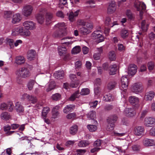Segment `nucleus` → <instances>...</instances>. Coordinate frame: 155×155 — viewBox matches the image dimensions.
Instances as JSON below:
<instances>
[{
    "instance_id": "9d476101",
    "label": "nucleus",
    "mask_w": 155,
    "mask_h": 155,
    "mask_svg": "<svg viewBox=\"0 0 155 155\" xmlns=\"http://www.w3.org/2000/svg\"><path fill=\"white\" fill-rule=\"evenodd\" d=\"M132 91L135 93H140L143 89L142 84L140 83L134 84L132 87Z\"/></svg>"
},
{
    "instance_id": "f257e3e1",
    "label": "nucleus",
    "mask_w": 155,
    "mask_h": 155,
    "mask_svg": "<svg viewBox=\"0 0 155 155\" xmlns=\"http://www.w3.org/2000/svg\"><path fill=\"white\" fill-rule=\"evenodd\" d=\"M17 75L16 78L17 83L20 84L21 81V78H26L29 77L31 75L29 70L25 67H22L19 68L16 72Z\"/></svg>"
},
{
    "instance_id": "4468645a",
    "label": "nucleus",
    "mask_w": 155,
    "mask_h": 155,
    "mask_svg": "<svg viewBox=\"0 0 155 155\" xmlns=\"http://www.w3.org/2000/svg\"><path fill=\"white\" fill-rule=\"evenodd\" d=\"M128 79L126 76H123L121 78V82L122 87L123 89V91L125 92L126 90L128 84Z\"/></svg>"
},
{
    "instance_id": "052dcab7",
    "label": "nucleus",
    "mask_w": 155,
    "mask_h": 155,
    "mask_svg": "<svg viewBox=\"0 0 155 155\" xmlns=\"http://www.w3.org/2000/svg\"><path fill=\"white\" fill-rule=\"evenodd\" d=\"M98 101H97L90 103L89 105L91 108H95L96 107Z\"/></svg>"
},
{
    "instance_id": "cd10ccee",
    "label": "nucleus",
    "mask_w": 155,
    "mask_h": 155,
    "mask_svg": "<svg viewBox=\"0 0 155 155\" xmlns=\"http://www.w3.org/2000/svg\"><path fill=\"white\" fill-rule=\"evenodd\" d=\"M25 61V59L22 56L17 57L15 59V63L18 64H21Z\"/></svg>"
},
{
    "instance_id": "2eb2a0df",
    "label": "nucleus",
    "mask_w": 155,
    "mask_h": 155,
    "mask_svg": "<svg viewBox=\"0 0 155 155\" xmlns=\"http://www.w3.org/2000/svg\"><path fill=\"white\" fill-rule=\"evenodd\" d=\"M79 10H77L74 13L71 12L67 13L69 20L71 22H73L75 20V18L78 15Z\"/></svg>"
},
{
    "instance_id": "473e14b6",
    "label": "nucleus",
    "mask_w": 155,
    "mask_h": 155,
    "mask_svg": "<svg viewBox=\"0 0 155 155\" xmlns=\"http://www.w3.org/2000/svg\"><path fill=\"white\" fill-rule=\"evenodd\" d=\"M114 99V97L110 94L106 95L103 97V100L106 101H112Z\"/></svg>"
},
{
    "instance_id": "37998d69",
    "label": "nucleus",
    "mask_w": 155,
    "mask_h": 155,
    "mask_svg": "<svg viewBox=\"0 0 155 155\" xmlns=\"http://www.w3.org/2000/svg\"><path fill=\"white\" fill-rule=\"evenodd\" d=\"M10 117L9 115L6 112H3L1 115V119L5 120H8Z\"/></svg>"
},
{
    "instance_id": "58836bf2",
    "label": "nucleus",
    "mask_w": 155,
    "mask_h": 155,
    "mask_svg": "<svg viewBox=\"0 0 155 155\" xmlns=\"http://www.w3.org/2000/svg\"><path fill=\"white\" fill-rule=\"evenodd\" d=\"M116 84V82L114 81H111L109 82L107 85V89L110 90L114 89Z\"/></svg>"
},
{
    "instance_id": "4d7b16f0",
    "label": "nucleus",
    "mask_w": 155,
    "mask_h": 155,
    "mask_svg": "<svg viewBox=\"0 0 155 155\" xmlns=\"http://www.w3.org/2000/svg\"><path fill=\"white\" fill-rule=\"evenodd\" d=\"M118 49L120 51H123L125 50V47L122 44L117 45Z\"/></svg>"
},
{
    "instance_id": "dca6fc26",
    "label": "nucleus",
    "mask_w": 155,
    "mask_h": 155,
    "mask_svg": "<svg viewBox=\"0 0 155 155\" xmlns=\"http://www.w3.org/2000/svg\"><path fill=\"white\" fill-rule=\"evenodd\" d=\"M137 69V66L134 64H130L128 68V74L132 75L136 73Z\"/></svg>"
},
{
    "instance_id": "9b49d317",
    "label": "nucleus",
    "mask_w": 155,
    "mask_h": 155,
    "mask_svg": "<svg viewBox=\"0 0 155 155\" xmlns=\"http://www.w3.org/2000/svg\"><path fill=\"white\" fill-rule=\"evenodd\" d=\"M144 129L143 127L138 126L136 127L134 130V134L138 136L143 135L144 133Z\"/></svg>"
},
{
    "instance_id": "4be33fe9",
    "label": "nucleus",
    "mask_w": 155,
    "mask_h": 155,
    "mask_svg": "<svg viewBox=\"0 0 155 155\" xmlns=\"http://www.w3.org/2000/svg\"><path fill=\"white\" fill-rule=\"evenodd\" d=\"M109 68V73L110 74L113 75L116 74V72L118 69V66L117 65L114 64L110 65Z\"/></svg>"
},
{
    "instance_id": "6e6d98bb",
    "label": "nucleus",
    "mask_w": 155,
    "mask_h": 155,
    "mask_svg": "<svg viewBox=\"0 0 155 155\" xmlns=\"http://www.w3.org/2000/svg\"><path fill=\"white\" fill-rule=\"evenodd\" d=\"M53 100L54 101H58L61 98V95L58 93H56L53 94L51 97Z\"/></svg>"
},
{
    "instance_id": "5701e85b",
    "label": "nucleus",
    "mask_w": 155,
    "mask_h": 155,
    "mask_svg": "<svg viewBox=\"0 0 155 155\" xmlns=\"http://www.w3.org/2000/svg\"><path fill=\"white\" fill-rule=\"evenodd\" d=\"M54 76L57 79H61L64 76V71L63 70L56 71L54 73Z\"/></svg>"
},
{
    "instance_id": "680f3d73",
    "label": "nucleus",
    "mask_w": 155,
    "mask_h": 155,
    "mask_svg": "<svg viewBox=\"0 0 155 155\" xmlns=\"http://www.w3.org/2000/svg\"><path fill=\"white\" fill-rule=\"evenodd\" d=\"M117 117L115 115H112L110 117L109 121L114 123L117 120Z\"/></svg>"
},
{
    "instance_id": "09e8293b",
    "label": "nucleus",
    "mask_w": 155,
    "mask_h": 155,
    "mask_svg": "<svg viewBox=\"0 0 155 155\" xmlns=\"http://www.w3.org/2000/svg\"><path fill=\"white\" fill-rule=\"evenodd\" d=\"M109 58L111 61H114L115 59L116 55L114 51H111L109 53Z\"/></svg>"
},
{
    "instance_id": "603ef678",
    "label": "nucleus",
    "mask_w": 155,
    "mask_h": 155,
    "mask_svg": "<svg viewBox=\"0 0 155 155\" xmlns=\"http://www.w3.org/2000/svg\"><path fill=\"white\" fill-rule=\"evenodd\" d=\"M90 93V90L87 88H83L80 92L81 95H84L88 94Z\"/></svg>"
},
{
    "instance_id": "69168bd1",
    "label": "nucleus",
    "mask_w": 155,
    "mask_h": 155,
    "mask_svg": "<svg viewBox=\"0 0 155 155\" xmlns=\"http://www.w3.org/2000/svg\"><path fill=\"white\" fill-rule=\"evenodd\" d=\"M86 152L85 150L79 149L77 150V152L73 155H82V153H84Z\"/></svg>"
},
{
    "instance_id": "c03bdc74",
    "label": "nucleus",
    "mask_w": 155,
    "mask_h": 155,
    "mask_svg": "<svg viewBox=\"0 0 155 155\" xmlns=\"http://www.w3.org/2000/svg\"><path fill=\"white\" fill-rule=\"evenodd\" d=\"M79 91H76L69 98V100L71 101H74L76 98H78L79 97Z\"/></svg>"
},
{
    "instance_id": "c756f323",
    "label": "nucleus",
    "mask_w": 155,
    "mask_h": 155,
    "mask_svg": "<svg viewBox=\"0 0 155 155\" xmlns=\"http://www.w3.org/2000/svg\"><path fill=\"white\" fill-rule=\"evenodd\" d=\"M37 19L38 23L42 24L45 21V17L44 14L42 13H39L37 16Z\"/></svg>"
},
{
    "instance_id": "13d9d810",
    "label": "nucleus",
    "mask_w": 155,
    "mask_h": 155,
    "mask_svg": "<svg viewBox=\"0 0 155 155\" xmlns=\"http://www.w3.org/2000/svg\"><path fill=\"white\" fill-rule=\"evenodd\" d=\"M101 89L99 87H95L94 88V92L95 94L99 96L100 94Z\"/></svg>"
},
{
    "instance_id": "20e7f679",
    "label": "nucleus",
    "mask_w": 155,
    "mask_h": 155,
    "mask_svg": "<svg viewBox=\"0 0 155 155\" xmlns=\"http://www.w3.org/2000/svg\"><path fill=\"white\" fill-rule=\"evenodd\" d=\"M65 24L64 22L59 23L55 25L54 27V29L56 30H59L61 31L60 32H59L58 34H54V36L55 37H61V33L62 34V31L65 29Z\"/></svg>"
},
{
    "instance_id": "b1692460",
    "label": "nucleus",
    "mask_w": 155,
    "mask_h": 155,
    "mask_svg": "<svg viewBox=\"0 0 155 155\" xmlns=\"http://www.w3.org/2000/svg\"><path fill=\"white\" fill-rule=\"evenodd\" d=\"M105 24L107 26H108L109 27H112L114 25H116V21H114L113 23H112L111 20L109 17H107L106 18L105 21Z\"/></svg>"
},
{
    "instance_id": "49530a36",
    "label": "nucleus",
    "mask_w": 155,
    "mask_h": 155,
    "mask_svg": "<svg viewBox=\"0 0 155 155\" xmlns=\"http://www.w3.org/2000/svg\"><path fill=\"white\" fill-rule=\"evenodd\" d=\"M89 144L88 141H81L78 143V146L80 147H86Z\"/></svg>"
},
{
    "instance_id": "8fccbe9b",
    "label": "nucleus",
    "mask_w": 155,
    "mask_h": 155,
    "mask_svg": "<svg viewBox=\"0 0 155 155\" xmlns=\"http://www.w3.org/2000/svg\"><path fill=\"white\" fill-rule=\"evenodd\" d=\"M87 128L91 132L95 131L97 129V127L96 125H88Z\"/></svg>"
},
{
    "instance_id": "39448f33",
    "label": "nucleus",
    "mask_w": 155,
    "mask_h": 155,
    "mask_svg": "<svg viewBox=\"0 0 155 155\" xmlns=\"http://www.w3.org/2000/svg\"><path fill=\"white\" fill-rule=\"evenodd\" d=\"M102 33L100 31H95L92 33V37L93 39L97 40L98 42H101L104 40V38Z\"/></svg>"
},
{
    "instance_id": "ea45409f",
    "label": "nucleus",
    "mask_w": 155,
    "mask_h": 155,
    "mask_svg": "<svg viewBox=\"0 0 155 155\" xmlns=\"http://www.w3.org/2000/svg\"><path fill=\"white\" fill-rule=\"evenodd\" d=\"M28 29L24 30V28L22 27V30L21 33V35L23 36L28 37L31 35L30 31Z\"/></svg>"
},
{
    "instance_id": "2f4dec72",
    "label": "nucleus",
    "mask_w": 155,
    "mask_h": 155,
    "mask_svg": "<svg viewBox=\"0 0 155 155\" xmlns=\"http://www.w3.org/2000/svg\"><path fill=\"white\" fill-rule=\"evenodd\" d=\"M15 108L16 111L18 112H22L24 111V108L20 102L16 103Z\"/></svg>"
},
{
    "instance_id": "7c9ffc66",
    "label": "nucleus",
    "mask_w": 155,
    "mask_h": 155,
    "mask_svg": "<svg viewBox=\"0 0 155 155\" xmlns=\"http://www.w3.org/2000/svg\"><path fill=\"white\" fill-rule=\"evenodd\" d=\"M129 101L130 103L132 104H137L139 101V98L134 96H130L129 98Z\"/></svg>"
},
{
    "instance_id": "3c124183",
    "label": "nucleus",
    "mask_w": 155,
    "mask_h": 155,
    "mask_svg": "<svg viewBox=\"0 0 155 155\" xmlns=\"http://www.w3.org/2000/svg\"><path fill=\"white\" fill-rule=\"evenodd\" d=\"M114 123L109 121L107 128V130L109 131H111L114 129Z\"/></svg>"
},
{
    "instance_id": "6e6552de",
    "label": "nucleus",
    "mask_w": 155,
    "mask_h": 155,
    "mask_svg": "<svg viewBox=\"0 0 155 155\" xmlns=\"http://www.w3.org/2000/svg\"><path fill=\"white\" fill-rule=\"evenodd\" d=\"M69 77L71 80V82L70 84V86L72 88L77 87L79 84V81L77 79L76 75L74 74H70Z\"/></svg>"
},
{
    "instance_id": "bf43d9fd",
    "label": "nucleus",
    "mask_w": 155,
    "mask_h": 155,
    "mask_svg": "<svg viewBox=\"0 0 155 155\" xmlns=\"http://www.w3.org/2000/svg\"><path fill=\"white\" fill-rule=\"evenodd\" d=\"M14 105L12 102H9L7 104V109L9 111H12L13 109Z\"/></svg>"
},
{
    "instance_id": "a878e982",
    "label": "nucleus",
    "mask_w": 155,
    "mask_h": 155,
    "mask_svg": "<svg viewBox=\"0 0 155 155\" xmlns=\"http://www.w3.org/2000/svg\"><path fill=\"white\" fill-rule=\"evenodd\" d=\"M36 54V52L34 50H31L29 51L27 55L28 59L30 60H33Z\"/></svg>"
},
{
    "instance_id": "f704fd0d",
    "label": "nucleus",
    "mask_w": 155,
    "mask_h": 155,
    "mask_svg": "<svg viewBox=\"0 0 155 155\" xmlns=\"http://www.w3.org/2000/svg\"><path fill=\"white\" fill-rule=\"evenodd\" d=\"M126 14L128 20L129 21L133 20L134 18V15L129 10H127Z\"/></svg>"
},
{
    "instance_id": "4c0bfd02",
    "label": "nucleus",
    "mask_w": 155,
    "mask_h": 155,
    "mask_svg": "<svg viewBox=\"0 0 155 155\" xmlns=\"http://www.w3.org/2000/svg\"><path fill=\"white\" fill-rule=\"evenodd\" d=\"M66 50V49L64 47L59 46L58 47V54L61 56L63 55L65 53Z\"/></svg>"
},
{
    "instance_id": "774afa93",
    "label": "nucleus",
    "mask_w": 155,
    "mask_h": 155,
    "mask_svg": "<svg viewBox=\"0 0 155 155\" xmlns=\"http://www.w3.org/2000/svg\"><path fill=\"white\" fill-rule=\"evenodd\" d=\"M149 134L152 136H155V127H152L150 130Z\"/></svg>"
},
{
    "instance_id": "ddd939ff",
    "label": "nucleus",
    "mask_w": 155,
    "mask_h": 155,
    "mask_svg": "<svg viewBox=\"0 0 155 155\" xmlns=\"http://www.w3.org/2000/svg\"><path fill=\"white\" fill-rule=\"evenodd\" d=\"M124 113L128 117H132L136 114V112L133 108H127L124 110Z\"/></svg>"
},
{
    "instance_id": "bb28decb",
    "label": "nucleus",
    "mask_w": 155,
    "mask_h": 155,
    "mask_svg": "<svg viewBox=\"0 0 155 155\" xmlns=\"http://www.w3.org/2000/svg\"><path fill=\"white\" fill-rule=\"evenodd\" d=\"M55 82L54 81L50 82L48 84L47 86L46 91L47 92H49L53 90L55 88Z\"/></svg>"
},
{
    "instance_id": "0e129e2a",
    "label": "nucleus",
    "mask_w": 155,
    "mask_h": 155,
    "mask_svg": "<svg viewBox=\"0 0 155 155\" xmlns=\"http://www.w3.org/2000/svg\"><path fill=\"white\" fill-rule=\"evenodd\" d=\"M29 95L26 93H24L21 95V100L22 101H24L26 99L28 100V97H29Z\"/></svg>"
},
{
    "instance_id": "864d4df0",
    "label": "nucleus",
    "mask_w": 155,
    "mask_h": 155,
    "mask_svg": "<svg viewBox=\"0 0 155 155\" xmlns=\"http://www.w3.org/2000/svg\"><path fill=\"white\" fill-rule=\"evenodd\" d=\"M76 114L75 113H73L68 114L66 116V118L69 119L74 120L75 118Z\"/></svg>"
},
{
    "instance_id": "5fc2aeb1",
    "label": "nucleus",
    "mask_w": 155,
    "mask_h": 155,
    "mask_svg": "<svg viewBox=\"0 0 155 155\" xmlns=\"http://www.w3.org/2000/svg\"><path fill=\"white\" fill-rule=\"evenodd\" d=\"M34 84L35 81L34 80H31L28 82L27 84V87L29 90H31L32 89Z\"/></svg>"
},
{
    "instance_id": "e2e57ef3",
    "label": "nucleus",
    "mask_w": 155,
    "mask_h": 155,
    "mask_svg": "<svg viewBox=\"0 0 155 155\" xmlns=\"http://www.w3.org/2000/svg\"><path fill=\"white\" fill-rule=\"evenodd\" d=\"M140 146L138 145H134L132 147V150L134 151H138L140 150Z\"/></svg>"
},
{
    "instance_id": "f03ea898",
    "label": "nucleus",
    "mask_w": 155,
    "mask_h": 155,
    "mask_svg": "<svg viewBox=\"0 0 155 155\" xmlns=\"http://www.w3.org/2000/svg\"><path fill=\"white\" fill-rule=\"evenodd\" d=\"M93 27V23L91 22L86 23L85 25L80 28L79 30L84 35H86L91 32V30Z\"/></svg>"
},
{
    "instance_id": "de8ad7c7",
    "label": "nucleus",
    "mask_w": 155,
    "mask_h": 155,
    "mask_svg": "<svg viewBox=\"0 0 155 155\" xmlns=\"http://www.w3.org/2000/svg\"><path fill=\"white\" fill-rule=\"evenodd\" d=\"M128 33L127 30L123 29L121 30L120 32V35L123 38H125L128 36Z\"/></svg>"
},
{
    "instance_id": "aec40b11",
    "label": "nucleus",
    "mask_w": 155,
    "mask_h": 155,
    "mask_svg": "<svg viewBox=\"0 0 155 155\" xmlns=\"http://www.w3.org/2000/svg\"><path fill=\"white\" fill-rule=\"evenodd\" d=\"M12 21V23L15 24L19 22L21 20V17L20 14L17 13L14 15Z\"/></svg>"
},
{
    "instance_id": "423d86ee",
    "label": "nucleus",
    "mask_w": 155,
    "mask_h": 155,
    "mask_svg": "<svg viewBox=\"0 0 155 155\" xmlns=\"http://www.w3.org/2000/svg\"><path fill=\"white\" fill-rule=\"evenodd\" d=\"M144 124L147 127H152L155 125V118L152 117H146L144 119Z\"/></svg>"
},
{
    "instance_id": "c9c22d12",
    "label": "nucleus",
    "mask_w": 155,
    "mask_h": 155,
    "mask_svg": "<svg viewBox=\"0 0 155 155\" xmlns=\"http://www.w3.org/2000/svg\"><path fill=\"white\" fill-rule=\"evenodd\" d=\"M88 119L94 120L96 117V113L94 111H90L87 115Z\"/></svg>"
},
{
    "instance_id": "6ab92c4d",
    "label": "nucleus",
    "mask_w": 155,
    "mask_h": 155,
    "mask_svg": "<svg viewBox=\"0 0 155 155\" xmlns=\"http://www.w3.org/2000/svg\"><path fill=\"white\" fill-rule=\"evenodd\" d=\"M22 30V27L15 28L12 30V35L14 36L18 35L19 34L21 35V33Z\"/></svg>"
},
{
    "instance_id": "f3484780",
    "label": "nucleus",
    "mask_w": 155,
    "mask_h": 155,
    "mask_svg": "<svg viewBox=\"0 0 155 155\" xmlns=\"http://www.w3.org/2000/svg\"><path fill=\"white\" fill-rule=\"evenodd\" d=\"M53 18V14L50 12H47L45 14V22L46 25L51 23Z\"/></svg>"
},
{
    "instance_id": "e433bc0d",
    "label": "nucleus",
    "mask_w": 155,
    "mask_h": 155,
    "mask_svg": "<svg viewBox=\"0 0 155 155\" xmlns=\"http://www.w3.org/2000/svg\"><path fill=\"white\" fill-rule=\"evenodd\" d=\"M50 108L48 107H44L42 111L41 116L43 118H45L47 117V115L50 111Z\"/></svg>"
},
{
    "instance_id": "0eeeda50",
    "label": "nucleus",
    "mask_w": 155,
    "mask_h": 155,
    "mask_svg": "<svg viewBox=\"0 0 155 155\" xmlns=\"http://www.w3.org/2000/svg\"><path fill=\"white\" fill-rule=\"evenodd\" d=\"M33 9V7L31 5H25L22 9V14L25 16L28 17L31 14Z\"/></svg>"
},
{
    "instance_id": "c85d7f7f",
    "label": "nucleus",
    "mask_w": 155,
    "mask_h": 155,
    "mask_svg": "<svg viewBox=\"0 0 155 155\" xmlns=\"http://www.w3.org/2000/svg\"><path fill=\"white\" fill-rule=\"evenodd\" d=\"M78 130V127L76 125H74L71 126L69 129V133L72 135H75Z\"/></svg>"
},
{
    "instance_id": "7ed1b4c3",
    "label": "nucleus",
    "mask_w": 155,
    "mask_h": 155,
    "mask_svg": "<svg viewBox=\"0 0 155 155\" xmlns=\"http://www.w3.org/2000/svg\"><path fill=\"white\" fill-rule=\"evenodd\" d=\"M134 5L138 11L140 12V15L141 16L143 12L145 11L146 5L143 2L136 1L134 3Z\"/></svg>"
},
{
    "instance_id": "a19ab883",
    "label": "nucleus",
    "mask_w": 155,
    "mask_h": 155,
    "mask_svg": "<svg viewBox=\"0 0 155 155\" xmlns=\"http://www.w3.org/2000/svg\"><path fill=\"white\" fill-rule=\"evenodd\" d=\"M28 101L30 103L35 104L37 102V99L35 97L29 95V97H28Z\"/></svg>"
},
{
    "instance_id": "a211bd4d",
    "label": "nucleus",
    "mask_w": 155,
    "mask_h": 155,
    "mask_svg": "<svg viewBox=\"0 0 155 155\" xmlns=\"http://www.w3.org/2000/svg\"><path fill=\"white\" fill-rule=\"evenodd\" d=\"M116 5L114 2H112L109 5L107 8V12L109 14H111L115 11Z\"/></svg>"
},
{
    "instance_id": "1a4fd4ad",
    "label": "nucleus",
    "mask_w": 155,
    "mask_h": 155,
    "mask_svg": "<svg viewBox=\"0 0 155 155\" xmlns=\"http://www.w3.org/2000/svg\"><path fill=\"white\" fill-rule=\"evenodd\" d=\"M23 26L27 29L32 30L35 28V24L30 20L26 21L23 23Z\"/></svg>"
},
{
    "instance_id": "338daca9",
    "label": "nucleus",
    "mask_w": 155,
    "mask_h": 155,
    "mask_svg": "<svg viewBox=\"0 0 155 155\" xmlns=\"http://www.w3.org/2000/svg\"><path fill=\"white\" fill-rule=\"evenodd\" d=\"M154 67V64L153 62H149L148 64V69L149 70H152Z\"/></svg>"
},
{
    "instance_id": "a18cd8bd",
    "label": "nucleus",
    "mask_w": 155,
    "mask_h": 155,
    "mask_svg": "<svg viewBox=\"0 0 155 155\" xmlns=\"http://www.w3.org/2000/svg\"><path fill=\"white\" fill-rule=\"evenodd\" d=\"M12 12L10 11H6L4 12V17L7 18L9 19L13 16Z\"/></svg>"
},
{
    "instance_id": "79ce46f5",
    "label": "nucleus",
    "mask_w": 155,
    "mask_h": 155,
    "mask_svg": "<svg viewBox=\"0 0 155 155\" xmlns=\"http://www.w3.org/2000/svg\"><path fill=\"white\" fill-rule=\"evenodd\" d=\"M81 51L80 47L79 46H76L72 49V53L73 54H76L79 53Z\"/></svg>"
},
{
    "instance_id": "412c9836",
    "label": "nucleus",
    "mask_w": 155,
    "mask_h": 155,
    "mask_svg": "<svg viewBox=\"0 0 155 155\" xmlns=\"http://www.w3.org/2000/svg\"><path fill=\"white\" fill-rule=\"evenodd\" d=\"M155 96L154 92L151 91L146 93L145 98L147 101H151L154 97Z\"/></svg>"
},
{
    "instance_id": "f8f14e48",
    "label": "nucleus",
    "mask_w": 155,
    "mask_h": 155,
    "mask_svg": "<svg viewBox=\"0 0 155 155\" xmlns=\"http://www.w3.org/2000/svg\"><path fill=\"white\" fill-rule=\"evenodd\" d=\"M143 145L146 147H151L154 146L155 140L148 138H145L143 140Z\"/></svg>"
},
{
    "instance_id": "393cba45",
    "label": "nucleus",
    "mask_w": 155,
    "mask_h": 155,
    "mask_svg": "<svg viewBox=\"0 0 155 155\" xmlns=\"http://www.w3.org/2000/svg\"><path fill=\"white\" fill-rule=\"evenodd\" d=\"M75 108V106L72 104H69L67 105L63 109V112L64 113L72 111Z\"/></svg>"
},
{
    "instance_id": "72a5a7b5",
    "label": "nucleus",
    "mask_w": 155,
    "mask_h": 155,
    "mask_svg": "<svg viewBox=\"0 0 155 155\" xmlns=\"http://www.w3.org/2000/svg\"><path fill=\"white\" fill-rule=\"evenodd\" d=\"M6 44L8 45L10 48H13L14 47V41L13 39L7 38L5 39Z\"/></svg>"
}]
</instances>
